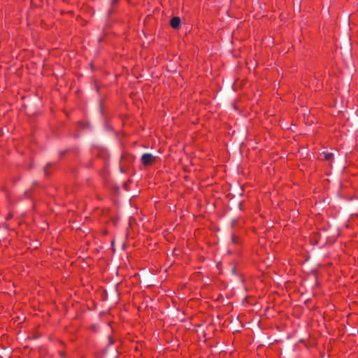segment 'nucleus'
I'll use <instances>...</instances> for the list:
<instances>
[{"label": "nucleus", "mask_w": 358, "mask_h": 358, "mask_svg": "<svg viewBox=\"0 0 358 358\" xmlns=\"http://www.w3.org/2000/svg\"><path fill=\"white\" fill-rule=\"evenodd\" d=\"M155 159V157H154L150 153H144L141 158V162L145 165L148 166L151 164L154 160Z\"/></svg>", "instance_id": "1"}, {"label": "nucleus", "mask_w": 358, "mask_h": 358, "mask_svg": "<svg viewBox=\"0 0 358 358\" xmlns=\"http://www.w3.org/2000/svg\"><path fill=\"white\" fill-rule=\"evenodd\" d=\"M170 24L172 28L175 29H178L180 24V18L179 17H173L171 20Z\"/></svg>", "instance_id": "2"}, {"label": "nucleus", "mask_w": 358, "mask_h": 358, "mask_svg": "<svg viewBox=\"0 0 358 358\" xmlns=\"http://www.w3.org/2000/svg\"><path fill=\"white\" fill-rule=\"evenodd\" d=\"M323 155H324V158L327 160H331L334 156V155L332 153H329V152H323Z\"/></svg>", "instance_id": "3"}, {"label": "nucleus", "mask_w": 358, "mask_h": 358, "mask_svg": "<svg viewBox=\"0 0 358 358\" xmlns=\"http://www.w3.org/2000/svg\"><path fill=\"white\" fill-rule=\"evenodd\" d=\"M51 164H47L46 166L44 167V173H45V175H48L49 172H48V168L49 166H50Z\"/></svg>", "instance_id": "4"}, {"label": "nucleus", "mask_w": 358, "mask_h": 358, "mask_svg": "<svg viewBox=\"0 0 358 358\" xmlns=\"http://www.w3.org/2000/svg\"><path fill=\"white\" fill-rule=\"evenodd\" d=\"M231 238H232V241H233L234 243H236V236H235L234 235H233Z\"/></svg>", "instance_id": "5"}, {"label": "nucleus", "mask_w": 358, "mask_h": 358, "mask_svg": "<svg viewBox=\"0 0 358 358\" xmlns=\"http://www.w3.org/2000/svg\"><path fill=\"white\" fill-rule=\"evenodd\" d=\"M109 341H110V345L113 344L114 342L113 340L112 339V338H110V337L109 338Z\"/></svg>", "instance_id": "6"}, {"label": "nucleus", "mask_w": 358, "mask_h": 358, "mask_svg": "<svg viewBox=\"0 0 358 358\" xmlns=\"http://www.w3.org/2000/svg\"><path fill=\"white\" fill-rule=\"evenodd\" d=\"M118 1V0H112L111 3L115 4Z\"/></svg>", "instance_id": "7"}, {"label": "nucleus", "mask_w": 358, "mask_h": 358, "mask_svg": "<svg viewBox=\"0 0 358 358\" xmlns=\"http://www.w3.org/2000/svg\"><path fill=\"white\" fill-rule=\"evenodd\" d=\"M120 171H121V172H122V173L124 172V170H123V169H122V167L120 168Z\"/></svg>", "instance_id": "8"}, {"label": "nucleus", "mask_w": 358, "mask_h": 358, "mask_svg": "<svg viewBox=\"0 0 358 358\" xmlns=\"http://www.w3.org/2000/svg\"><path fill=\"white\" fill-rule=\"evenodd\" d=\"M101 41H102L101 38H99V42H101Z\"/></svg>", "instance_id": "9"}]
</instances>
